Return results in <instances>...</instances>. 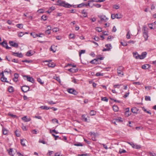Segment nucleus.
<instances>
[{"mask_svg":"<svg viewBox=\"0 0 156 156\" xmlns=\"http://www.w3.org/2000/svg\"><path fill=\"white\" fill-rule=\"evenodd\" d=\"M58 5L60 6H64L65 7L69 8L71 6V5L68 3H66L65 2L61 1V0H58Z\"/></svg>","mask_w":156,"mask_h":156,"instance_id":"nucleus-1","label":"nucleus"},{"mask_svg":"<svg viewBox=\"0 0 156 156\" xmlns=\"http://www.w3.org/2000/svg\"><path fill=\"white\" fill-rule=\"evenodd\" d=\"M123 67L122 66H119L117 69V73L118 75L119 76H122L123 75Z\"/></svg>","mask_w":156,"mask_h":156,"instance_id":"nucleus-2","label":"nucleus"},{"mask_svg":"<svg viewBox=\"0 0 156 156\" xmlns=\"http://www.w3.org/2000/svg\"><path fill=\"white\" fill-rule=\"evenodd\" d=\"M98 17L100 18V20L101 22H106L108 20V18H107L104 15L98 16Z\"/></svg>","mask_w":156,"mask_h":156,"instance_id":"nucleus-3","label":"nucleus"},{"mask_svg":"<svg viewBox=\"0 0 156 156\" xmlns=\"http://www.w3.org/2000/svg\"><path fill=\"white\" fill-rule=\"evenodd\" d=\"M106 48H104L102 51H109L112 48V46L110 44H107L105 45Z\"/></svg>","mask_w":156,"mask_h":156,"instance_id":"nucleus-4","label":"nucleus"},{"mask_svg":"<svg viewBox=\"0 0 156 156\" xmlns=\"http://www.w3.org/2000/svg\"><path fill=\"white\" fill-rule=\"evenodd\" d=\"M22 90L24 92H26L29 90L30 88L27 86H24L22 87Z\"/></svg>","mask_w":156,"mask_h":156,"instance_id":"nucleus-5","label":"nucleus"},{"mask_svg":"<svg viewBox=\"0 0 156 156\" xmlns=\"http://www.w3.org/2000/svg\"><path fill=\"white\" fill-rule=\"evenodd\" d=\"M67 91L69 93L74 95H76L77 94V92L76 90L73 88L68 89L67 90Z\"/></svg>","mask_w":156,"mask_h":156,"instance_id":"nucleus-6","label":"nucleus"},{"mask_svg":"<svg viewBox=\"0 0 156 156\" xmlns=\"http://www.w3.org/2000/svg\"><path fill=\"white\" fill-rule=\"evenodd\" d=\"M9 43L10 44V46L17 48L18 47V44L12 41H9Z\"/></svg>","mask_w":156,"mask_h":156,"instance_id":"nucleus-7","label":"nucleus"},{"mask_svg":"<svg viewBox=\"0 0 156 156\" xmlns=\"http://www.w3.org/2000/svg\"><path fill=\"white\" fill-rule=\"evenodd\" d=\"M23 76L24 77H26L28 81L31 82L33 83L34 82V80L32 77H29L28 76L26 75L24 76Z\"/></svg>","mask_w":156,"mask_h":156,"instance_id":"nucleus-8","label":"nucleus"},{"mask_svg":"<svg viewBox=\"0 0 156 156\" xmlns=\"http://www.w3.org/2000/svg\"><path fill=\"white\" fill-rule=\"evenodd\" d=\"M0 44L2 45L3 47L7 49H9L11 48V47L8 46L7 43L5 41H3Z\"/></svg>","mask_w":156,"mask_h":156,"instance_id":"nucleus-9","label":"nucleus"},{"mask_svg":"<svg viewBox=\"0 0 156 156\" xmlns=\"http://www.w3.org/2000/svg\"><path fill=\"white\" fill-rule=\"evenodd\" d=\"M90 2H88L87 4H85L83 3H82L78 5L77 6V7L81 8L84 6H87V5L90 6Z\"/></svg>","mask_w":156,"mask_h":156,"instance_id":"nucleus-10","label":"nucleus"},{"mask_svg":"<svg viewBox=\"0 0 156 156\" xmlns=\"http://www.w3.org/2000/svg\"><path fill=\"white\" fill-rule=\"evenodd\" d=\"M147 54V53L146 52H143L141 55H139V58L140 59H144L146 57Z\"/></svg>","mask_w":156,"mask_h":156,"instance_id":"nucleus-11","label":"nucleus"},{"mask_svg":"<svg viewBox=\"0 0 156 156\" xmlns=\"http://www.w3.org/2000/svg\"><path fill=\"white\" fill-rule=\"evenodd\" d=\"M12 55L14 56H17L19 58H22L23 56V55L21 53H18L13 52H12Z\"/></svg>","mask_w":156,"mask_h":156,"instance_id":"nucleus-12","label":"nucleus"},{"mask_svg":"<svg viewBox=\"0 0 156 156\" xmlns=\"http://www.w3.org/2000/svg\"><path fill=\"white\" fill-rule=\"evenodd\" d=\"M22 119L24 122H28L31 120V119L30 117L27 118V116H25L22 118Z\"/></svg>","mask_w":156,"mask_h":156,"instance_id":"nucleus-13","label":"nucleus"},{"mask_svg":"<svg viewBox=\"0 0 156 156\" xmlns=\"http://www.w3.org/2000/svg\"><path fill=\"white\" fill-rule=\"evenodd\" d=\"M150 67L151 66L149 64H146L142 65L141 68L143 69H149Z\"/></svg>","mask_w":156,"mask_h":156,"instance_id":"nucleus-14","label":"nucleus"},{"mask_svg":"<svg viewBox=\"0 0 156 156\" xmlns=\"http://www.w3.org/2000/svg\"><path fill=\"white\" fill-rule=\"evenodd\" d=\"M121 18V16H119L118 14H112L111 15V18L112 19H114L115 18H117V19H119Z\"/></svg>","mask_w":156,"mask_h":156,"instance_id":"nucleus-15","label":"nucleus"},{"mask_svg":"<svg viewBox=\"0 0 156 156\" xmlns=\"http://www.w3.org/2000/svg\"><path fill=\"white\" fill-rule=\"evenodd\" d=\"M91 137L92 139L94 141H96V135L95 133H90Z\"/></svg>","mask_w":156,"mask_h":156,"instance_id":"nucleus-16","label":"nucleus"},{"mask_svg":"<svg viewBox=\"0 0 156 156\" xmlns=\"http://www.w3.org/2000/svg\"><path fill=\"white\" fill-rule=\"evenodd\" d=\"M9 154L11 156H13L15 154V152L13 151L12 148H10L9 151Z\"/></svg>","mask_w":156,"mask_h":156,"instance_id":"nucleus-17","label":"nucleus"},{"mask_svg":"<svg viewBox=\"0 0 156 156\" xmlns=\"http://www.w3.org/2000/svg\"><path fill=\"white\" fill-rule=\"evenodd\" d=\"M78 70L77 69H74L73 68H71L68 69V71L69 72L74 73L77 72Z\"/></svg>","mask_w":156,"mask_h":156,"instance_id":"nucleus-18","label":"nucleus"},{"mask_svg":"<svg viewBox=\"0 0 156 156\" xmlns=\"http://www.w3.org/2000/svg\"><path fill=\"white\" fill-rule=\"evenodd\" d=\"M2 131L3 134L7 135L8 132V131L5 128L3 127L2 129Z\"/></svg>","mask_w":156,"mask_h":156,"instance_id":"nucleus-19","label":"nucleus"},{"mask_svg":"<svg viewBox=\"0 0 156 156\" xmlns=\"http://www.w3.org/2000/svg\"><path fill=\"white\" fill-rule=\"evenodd\" d=\"M133 147L136 149H140L141 148V146L139 145H138L136 144H132Z\"/></svg>","mask_w":156,"mask_h":156,"instance_id":"nucleus-20","label":"nucleus"},{"mask_svg":"<svg viewBox=\"0 0 156 156\" xmlns=\"http://www.w3.org/2000/svg\"><path fill=\"white\" fill-rule=\"evenodd\" d=\"M138 111V110L136 107H133L131 109V111L133 113H136Z\"/></svg>","mask_w":156,"mask_h":156,"instance_id":"nucleus-21","label":"nucleus"},{"mask_svg":"<svg viewBox=\"0 0 156 156\" xmlns=\"http://www.w3.org/2000/svg\"><path fill=\"white\" fill-rule=\"evenodd\" d=\"M143 36L145 38V40H147L148 37L147 32H143Z\"/></svg>","mask_w":156,"mask_h":156,"instance_id":"nucleus-22","label":"nucleus"},{"mask_svg":"<svg viewBox=\"0 0 156 156\" xmlns=\"http://www.w3.org/2000/svg\"><path fill=\"white\" fill-rule=\"evenodd\" d=\"M27 142L25 139H22L21 140V145L24 146H25V143Z\"/></svg>","mask_w":156,"mask_h":156,"instance_id":"nucleus-23","label":"nucleus"},{"mask_svg":"<svg viewBox=\"0 0 156 156\" xmlns=\"http://www.w3.org/2000/svg\"><path fill=\"white\" fill-rule=\"evenodd\" d=\"M48 27H50V29H48L45 31V33L46 34H49L51 33L50 30H51V28L50 26H48Z\"/></svg>","mask_w":156,"mask_h":156,"instance_id":"nucleus-24","label":"nucleus"},{"mask_svg":"<svg viewBox=\"0 0 156 156\" xmlns=\"http://www.w3.org/2000/svg\"><path fill=\"white\" fill-rule=\"evenodd\" d=\"M40 108L42 109H46L47 110H48L50 108L46 106H42L40 107Z\"/></svg>","mask_w":156,"mask_h":156,"instance_id":"nucleus-25","label":"nucleus"},{"mask_svg":"<svg viewBox=\"0 0 156 156\" xmlns=\"http://www.w3.org/2000/svg\"><path fill=\"white\" fill-rule=\"evenodd\" d=\"M122 121L121 120L119 119H116L112 121V123L115 125H116V122H119Z\"/></svg>","mask_w":156,"mask_h":156,"instance_id":"nucleus-26","label":"nucleus"},{"mask_svg":"<svg viewBox=\"0 0 156 156\" xmlns=\"http://www.w3.org/2000/svg\"><path fill=\"white\" fill-rule=\"evenodd\" d=\"M48 66L49 67H53L55 66V64L54 63L49 62L48 64Z\"/></svg>","mask_w":156,"mask_h":156,"instance_id":"nucleus-27","label":"nucleus"},{"mask_svg":"<svg viewBox=\"0 0 156 156\" xmlns=\"http://www.w3.org/2000/svg\"><path fill=\"white\" fill-rule=\"evenodd\" d=\"M113 109L114 111L115 112H117L119 110V108L116 105H114L113 107Z\"/></svg>","mask_w":156,"mask_h":156,"instance_id":"nucleus-28","label":"nucleus"},{"mask_svg":"<svg viewBox=\"0 0 156 156\" xmlns=\"http://www.w3.org/2000/svg\"><path fill=\"white\" fill-rule=\"evenodd\" d=\"M133 56L136 59L139 58V55H138L137 52L133 53Z\"/></svg>","mask_w":156,"mask_h":156,"instance_id":"nucleus-29","label":"nucleus"},{"mask_svg":"<svg viewBox=\"0 0 156 156\" xmlns=\"http://www.w3.org/2000/svg\"><path fill=\"white\" fill-rule=\"evenodd\" d=\"M81 13H82V14H83V16L84 17H87V12H85L84 9H83V10H82Z\"/></svg>","mask_w":156,"mask_h":156,"instance_id":"nucleus-30","label":"nucleus"},{"mask_svg":"<svg viewBox=\"0 0 156 156\" xmlns=\"http://www.w3.org/2000/svg\"><path fill=\"white\" fill-rule=\"evenodd\" d=\"M122 84H115L114 85L113 87L115 88H120V87L122 85Z\"/></svg>","mask_w":156,"mask_h":156,"instance_id":"nucleus-31","label":"nucleus"},{"mask_svg":"<svg viewBox=\"0 0 156 156\" xmlns=\"http://www.w3.org/2000/svg\"><path fill=\"white\" fill-rule=\"evenodd\" d=\"M97 61H98V59H97V58L91 60L90 62V63H92V64H97V63H96V62H97Z\"/></svg>","mask_w":156,"mask_h":156,"instance_id":"nucleus-32","label":"nucleus"},{"mask_svg":"<svg viewBox=\"0 0 156 156\" xmlns=\"http://www.w3.org/2000/svg\"><path fill=\"white\" fill-rule=\"evenodd\" d=\"M7 79L4 77V76H2L1 78V80L3 82H8V81H6Z\"/></svg>","mask_w":156,"mask_h":156,"instance_id":"nucleus-33","label":"nucleus"},{"mask_svg":"<svg viewBox=\"0 0 156 156\" xmlns=\"http://www.w3.org/2000/svg\"><path fill=\"white\" fill-rule=\"evenodd\" d=\"M101 100L107 102L108 101V99L106 97H101Z\"/></svg>","mask_w":156,"mask_h":156,"instance_id":"nucleus-34","label":"nucleus"},{"mask_svg":"<svg viewBox=\"0 0 156 156\" xmlns=\"http://www.w3.org/2000/svg\"><path fill=\"white\" fill-rule=\"evenodd\" d=\"M145 99L146 101H151V97L150 96H146L145 97Z\"/></svg>","mask_w":156,"mask_h":156,"instance_id":"nucleus-35","label":"nucleus"},{"mask_svg":"<svg viewBox=\"0 0 156 156\" xmlns=\"http://www.w3.org/2000/svg\"><path fill=\"white\" fill-rule=\"evenodd\" d=\"M69 36L71 38L74 39L75 38V35L74 34H70L69 35Z\"/></svg>","mask_w":156,"mask_h":156,"instance_id":"nucleus-36","label":"nucleus"},{"mask_svg":"<svg viewBox=\"0 0 156 156\" xmlns=\"http://www.w3.org/2000/svg\"><path fill=\"white\" fill-rule=\"evenodd\" d=\"M16 26L20 29L22 28L23 27V24H17L16 25Z\"/></svg>","mask_w":156,"mask_h":156,"instance_id":"nucleus-37","label":"nucleus"},{"mask_svg":"<svg viewBox=\"0 0 156 156\" xmlns=\"http://www.w3.org/2000/svg\"><path fill=\"white\" fill-rule=\"evenodd\" d=\"M8 90L9 92H12L13 91V88L12 87H9Z\"/></svg>","mask_w":156,"mask_h":156,"instance_id":"nucleus-38","label":"nucleus"},{"mask_svg":"<svg viewBox=\"0 0 156 156\" xmlns=\"http://www.w3.org/2000/svg\"><path fill=\"white\" fill-rule=\"evenodd\" d=\"M82 119L85 122L87 121V119L85 117V116L84 115H82Z\"/></svg>","mask_w":156,"mask_h":156,"instance_id":"nucleus-39","label":"nucleus"},{"mask_svg":"<svg viewBox=\"0 0 156 156\" xmlns=\"http://www.w3.org/2000/svg\"><path fill=\"white\" fill-rule=\"evenodd\" d=\"M85 52V50H81L79 52V55L80 57L81 56V55L82 54L84 53Z\"/></svg>","mask_w":156,"mask_h":156,"instance_id":"nucleus-40","label":"nucleus"},{"mask_svg":"<svg viewBox=\"0 0 156 156\" xmlns=\"http://www.w3.org/2000/svg\"><path fill=\"white\" fill-rule=\"evenodd\" d=\"M96 114V112L93 110H92L90 112V114L91 115H94Z\"/></svg>","mask_w":156,"mask_h":156,"instance_id":"nucleus-41","label":"nucleus"},{"mask_svg":"<svg viewBox=\"0 0 156 156\" xmlns=\"http://www.w3.org/2000/svg\"><path fill=\"white\" fill-rule=\"evenodd\" d=\"M126 37L128 39H129L130 38V33L129 31L127 32L126 35Z\"/></svg>","mask_w":156,"mask_h":156,"instance_id":"nucleus-42","label":"nucleus"},{"mask_svg":"<svg viewBox=\"0 0 156 156\" xmlns=\"http://www.w3.org/2000/svg\"><path fill=\"white\" fill-rule=\"evenodd\" d=\"M59 29L58 28L56 27L52 29V30L53 32H56L59 31Z\"/></svg>","mask_w":156,"mask_h":156,"instance_id":"nucleus-43","label":"nucleus"},{"mask_svg":"<svg viewBox=\"0 0 156 156\" xmlns=\"http://www.w3.org/2000/svg\"><path fill=\"white\" fill-rule=\"evenodd\" d=\"M47 18V16L45 15H43L41 16L42 19L44 21L46 20Z\"/></svg>","mask_w":156,"mask_h":156,"instance_id":"nucleus-44","label":"nucleus"},{"mask_svg":"<svg viewBox=\"0 0 156 156\" xmlns=\"http://www.w3.org/2000/svg\"><path fill=\"white\" fill-rule=\"evenodd\" d=\"M37 81L41 84L44 83V82H42L40 78H38L37 79Z\"/></svg>","mask_w":156,"mask_h":156,"instance_id":"nucleus-45","label":"nucleus"},{"mask_svg":"<svg viewBox=\"0 0 156 156\" xmlns=\"http://www.w3.org/2000/svg\"><path fill=\"white\" fill-rule=\"evenodd\" d=\"M126 152V151L125 150L120 149L119 151V153L121 154L122 153H125Z\"/></svg>","mask_w":156,"mask_h":156,"instance_id":"nucleus-46","label":"nucleus"},{"mask_svg":"<svg viewBox=\"0 0 156 156\" xmlns=\"http://www.w3.org/2000/svg\"><path fill=\"white\" fill-rule=\"evenodd\" d=\"M24 34L23 32H21L18 33V36L19 37H21L23 36L24 35Z\"/></svg>","mask_w":156,"mask_h":156,"instance_id":"nucleus-47","label":"nucleus"},{"mask_svg":"<svg viewBox=\"0 0 156 156\" xmlns=\"http://www.w3.org/2000/svg\"><path fill=\"white\" fill-rule=\"evenodd\" d=\"M121 44L122 45L124 46H126L127 45V42H121Z\"/></svg>","mask_w":156,"mask_h":156,"instance_id":"nucleus-48","label":"nucleus"},{"mask_svg":"<svg viewBox=\"0 0 156 156\" xmlns=\"http://www.w3.org/2000/svg\"><path fill=\"white\" fill-rule=\"evenodd\" d=\"M153 24V23H152L151 24H148L149 27L151 29H153L152 26Z\"/></svg>","mask_w":156,"mask_h":156,"instance_id":"nucleus-49","label":"nucleus"},{"mask_svg":"<svg viewBox=\"0 0 156 156\" xmlns=\"http://www.w3.org/2000/svg\"><path fill=\"white\" fill-rule=\"evenodd\" d=\"M129 91H128L127 93H126L124 95L123 97L124 98H126L129 95Z\"/></svg>","mask_w":156,"mask_h":156,"instance_id":"nucleus-50","label":"nucleus"},{"mask_svg":"<svg viewBox=\"0 0 156 156\" xmlns=\"http://www.w3.org/2000/svg\"><path fill=\"white\" fill-rule=\"evenodd\" d=\"M32 54H31V53L30 51H28L26 54V55L27 56H30Z\"/></svg>","mask_w":156,"mask_h":156,"instance_id":"nucleus-51","label":"nucleus"},{"mask_svg":"<svg viewBox=\"0 0 156 156\" xmlns=\"http://www.w3.org/2000/svg\"><path fill=\"white\" fill-rule=\"evenodd\" d=\"M52 121L53 123L56 122L58 123V120L56 119H54L52 120Z\"/></svg>","mask_w":156,"mask_h":156,"instance_id":"nucleus-52","label":"nucleus"},{"mask_svg":"<svg viewBox=\"0 0 156 156\" xmlns=\"http://www.w3.org/2000/svg\"><path fill=\"white\" fill-rule=\"evenodd\" d=\"M48 104L51 105V104H56L55 102H54L52 101H48Z\"/></svg>","mask_w":156,"mask_h":156,"instance_id":"nucleus-53","label":"nucleus"},{"mask_svg":"<svg viewBox=\"0 0 156 156\" xmlns=\"http://www.w3.org/2000/svg\"><path fill=\"white\" fill-rule=\"evenodd\" d=\"M37 12L39 13H42L44 12L43 10L42 9H40L37 10Z\"/></svg>","mask_w":156,"mask_h":156,"instance_id":"nucleus-54","label":"nucleus"},{"mask_svg":"<svg viewBox=\"0 0 156 156\" xmlns=\"http://www.w3.org/2000/svg\"><path fill=\"white\" fill-rule=\"evenodd\" d=\"M31 35H33V37L34 38L37 37L38 36V34H34V35H32V33H31Z\"/></svg>","mask_w":156,"mask_h":156,"instance_id":"nucleus-55","label":"nucleus"},{"mask_svg":"<svg viewBox=\"0 0 156 156\" xmlns=\"http://www.w3.org/2000/svg\"><path fill=\"white\" fill-rule=\"evenodd\" d=\"M22 62H27V63H30V62H31L32 61L31 60H22Z\"/></svg>","mask_w":156,"mask_h":156,"instance_id":"nucleus-56","label":"nucleus"},{"mask_svg":"<svg viewBox=\"0 0 156 156\" xmlns=\"http://www.w3.org/2000/svg\"><path fill=\"white\" fill-rule=\"evenodd\" d=\"M56 38L58 40H60L62 38V37L61 36H57L56 37Z\"/></svg>","mask_w":156,"mask_h":156,"instance_id":"nucleus-57","label":"nucleus"},{"mask_svg":"<svg viewBox=\"0 0 156 156\" xmlns=\"http://www.w3.org/2000/svg\"><path fill=\"white\" fill-rule=\"evenodd\" d=\"M52 132H54L56 134H57L58 133L57 131H56L55 129H53L52 130H50V133H52Z\"/></svg>","mask_w":156,"mask_h":156,"instance_id":"nucleus-58","label":"nucleus"},{"mask_svg":"<svg viewBox=\"0 0 156 156\" xmlns=\"http://www.w3.org/2000/svg\"><path fill=\"white\" fill-rule=\"evenodd\" d=\"M116 29L115 26H114L112 28V31L113 32H115L116 31Z\"/></svg>","mask_w":156,"mask_h":156,"instance_id":"nucleus-59","label":"nucleus"},{"mask_svg":"<svg viewBox=\"0 0 156 156\" xmlns=\"http://www.w3.org/2000/svg\"><path fill=\"white\" fill-rule=\"evenodd\" d=\"M131 114L129 112H125V115L126 116L128 117Z\"/></svg>","mask_w":156,"mask_h":156,"instance_id":"nucleus-60","label":"nucleus"},{"mask_svg":"<svg viewBox=\"0 0 156 156\" xmlns=\"http://www.w3.org/2000/svg\"><path fill=\"white\" fill-rule=\"evenodd\" d=\"M52 135L53 136L55 137V140H56L59 137L58 136L55 135L54 134H52Z\"/></svg>","mask_w":156,"mask_h":156,"instance_id":"nucleus-61","label":"nucleus"},{"mask_svg":"<svg viewBox=\"0 0 156 156\" xmlns=\"http://www.w3.org/2000/svg\"><path fill=\"white\" fill-rule=\"evenodd\" d=\"M149 154L151 156H156V154L154 153L150 152Z\"/></svg>","mask_w":156,"mask_h":156,"instance_id":"nucleus-62","label":"nucleus"},{"mask_svg":"<svg viewBox=\"0 0 156 156\" xmlns=\"http://www.w3.org/2000/svg\"><path fill=\"white\" fill-rule=\"evenodd\" d=\"M18 77L19 75L18 74L16 73L14 74V78L18 79Z\"/></svg>","mask_w":156,"mask_h":156,"instance_id":"nucleus-63","label":"nucleus"},{"mask_svg":"<svg viewBox=\"0 0 156 156\" xmlns=\"http://www.w3.org/2000/svg\"><path fill=\"white\" fill-rule=\"evenodd\" d=\"M115 9H118L119 8V6L117 5H114L113 7Z\"/></svg>","mask_w":156,"mask_h":156,"instance_id":"nucleus-64","label":"nucleus"}]
</instances>
